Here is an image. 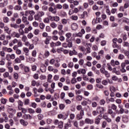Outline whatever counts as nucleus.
<instances>
[{
  "label": "nucleus",
  "mask_w": 129,
  "mask_h": 129,
  "mask_svg": "<svg viewBox=\"0 0 129 129\" xmlns=\"http://www.w3.org/2000/svg\"><path fill=\"white\" fill-rule=\"evenodd\" d=\"M45 16V12L43 11H38L36 14L34 15V20L38 22H42L43 19L42 17Z\"/></svg>",
  "instance_id": "f257e3e1"
},
{
  "label": "nucleus",
  "mask_w": 129,
  "mask_h": 129,
  "mask_svg": "<svg viewBox=\"0 0 129 129\" xmlns=\"http://www.w3.org/2000/svg\"><path fill=\"white\" fill-rule=\"evenodd\" d=\"M21 40L22 42L25 43L26 46H30V42L28 41V37H27V36L23 35L21 38Z\"/></svg>",
  "instance_id": "f03ea898"
},
{
  "label": "nucleus",
  "mask_w": 129,
  "mask_h": 129,
  "mask_svg": "<svg viewBox=\"0 0 129 129\" xmlns=\"http://www.w3.org/2000/svg\"><path fill=\"white\" fill-rule=\"evenodd\" d=\"M69 21H70V19H69L63 18L61 20V24H62V25H67V24H70Z\"/></svg>",
  "instance_id": "7ed1b4c3"
},
{
  "label": "nucleus",
  "mask_w": 129,
  "mask_h": 129,
  "mask_svg": "<svg viewBox=\"0 0 129 129\" xmlns=\"http://www.w3.org/2000/svg\"><path fill=\"white\" fill-rule=\"evenodd\" d=\"M85 123H87L88 124H92L94 122V121L93 119H91L89 118H87L85 119Z\"/></svg>",
  "instance_id": "20e7f679"
},
{
  "label": "nucleus",
  "mask_w": 129,
  "mask_h": 129,
  "mask_svg": "<svg viewBox=\"0 0 129 129\" xmlns=\"http://www.w3.org/2000/svg\"><path fill=\"white\" fill-rule=\"evenodd\" d=\"M104 108L102 107H97L96 111H97L98 113H103L104 112Z\"/></svg>",
  "instance_id": "39448f33"
},
{
  "label": "nucleus",
  "mask_w": 129,
  "mask_h": 129,
  "mask_svg": "<svg viewBox=\"0 0 129 129\" xmlns=\"http://www.w3.org/2000/svg\"><path fill=\"white\" fill-rule=\"evenodd\" d=\"M101 114H100L98 116H97L96 119H95V123H96V124H99V123H100V120L101 119Z\"/></svg>",
  "instance_id": "423d86ee"
},
{
  "label": "nucleus",
  "mask_w": 129,
  "mask_h": 129,
  "mask_svg": "<svg viewBox=\"0 0 129 129\" xmlns=\"http://www.w3.org/2000/svg\"><path fill=\"white\" fill-rule=\"evenodd\" d=\"M33 30V27L32 26H29L28 27H26L24 29V34H28L30 31H32Z\"/></svg>",
  "instance_id": "0eeeda50"
},
{
  "label": "nucleus",
  "mask_w": 129,
  "mask_h": 129,
  "mask_svg": "<svg viewBox=\"0 0 129 129\" xmlns=\"http://www.w3.org/2000/svg\"><path fill=\"white\" fill-rule=\"evenodd\" d=\"M2 49L4 50V51H5V52H8V53L13 52V49L11 48H8L6 46H4Z\"/></svg>",
  "instance_id": "6e6552de"
},
{
  "label": "nucleus",
  "mask_w": 129,
  "mask_h": 129,
  "mask_svg": "<svg viewBox=\"0 0 129 129\" xmlns=\"http://www.w3.org/2000/svg\"><path fill=\"white\" fill-rule=\"evenodd\" d=\"M48 12L52 13V14H56L57 13V10L56 8H53V7L48 8Z\"/></svg>",
  "instance_id": "1a4fd4ad"
},
{
  "label": "nucleus",
  "mask_w": 129,
  "mask_h": 129,
  "mask_svg": "<svg viewBox=\"0 0 129 129\" xmlns=\"http://www.w3.org/2000/svg\"><path fill=\"white\" fill-rule=\"evenodd\" d=\"M66 42L68 43L67 45L69 48H72V39H66Z\"/></svg>",
  "instance_id": "9d476101"
},
{
  "label": "nucleus",
  "mask_w": 129,
  "mask_h": 129,
  "mask_svg": "<svg viewBox=\"0 0 129 129\" xmlns=\"http://www.w3.org/2000/svg\"><path fill=\"white\" fill-rule=\"evenodd\" d=\"M108 113H109V114H110L112 117L113 118L114 117V116H115V113L113 112V111H112V109L110 108L108 109Z\"/></svg>",
  "instance_id": "9b49d317"
},
{
  "label": "nucleus",
  "mask_w": 129,
  "mask_h": 129,
  "mask_svg": "<svg viewBox=\"0 0 129 129\" xmlns=\"http://www.w3.org/2000/svg\"><path fill=\"white\" fill-rule=\"evenodd\" d=\"M72 30L74 31H76L78 28V25L76 23H73L71 25Z\"/></svg>",
  "instance_id": "f8f14e48"
},
{
  "label": "nucleus",
  "mask_w": 129,
  "mask_h": 129,
  "mask_svg": "<svg viewBox=\"0 0 129 129\" xmlns=\"http://www.w3.org/2000/svg\"><path fill=\"white\" fill-rule=\"evenodd\" d=\"M20 122L21 124H22V125H24V126H26V125H28V122L24 120V119H20Z\"/></svg>",
  "instance_id": "ddd939ff"
},
{
  "label": "nucleus",
  "mask_w": 129,
  "mask_h": 129,
  "mask_svg": "<svg viewBox=\"0 0 129 129\" xmlns=\"http://www.w3.org/2000/svg\"><path fill=\"white\" fill-rule=\"evenodd\" d=\"M50 26L52 29H56L57 28V24L55 22H51L50 24Z\"/></svg>",
  "instance_id": "4468645a"
},
{
  "label": "nucleus",
  "mask_w": 129,
  "mask_h": 129,
  "mask_svg": "<svg viewBox=\"0 0 129 129\" xmlns=\"http://www.w3.org/2000/svg\"><path fill=\"white\" fill-rule=\"evenodd\" d=\"M15 11H22V7L20 5H16L14 7Z\"/></svg>",
  "instance_id": "2eb2a0df"
},
{
  "label": "nucleus",
  "mask_w": 129,
  "mask_h": 129,
  "mask_svg": "<svg viewBox=\"0 0 129 129\" xmlns=\"http://www.w3.org/2000/svg\"><path fill=\"white\" fill-rule=\"evenodd\" d=\"M66 40H70V38L72 37V34L70 32L67 33L66 34Z\"/></svg>",
  "instance_id": "dca6fc26"
},
{
  "label": "nucleus",
  "mask_w": 129,
  "mask_h": 129,
  "mask_svg": "<svg viewBox=\"0 0 129 129\" xmlns=\"http://www.w3.org/2000/svg\"><path fill=\"white\" fill-rule=\"evenodd\" d=\"M57 117H58V118H62V119H63V120H65V119H66V118H67V117L64 116L62 114H59L57 115Z\"/></svg>",
  "instance_id": "f3484780"
},
{
  "label": "nucleus",
  "mask_w": 129,
  "mask_h": 129,
  "mask_svg": "<svg viewBox=\"0 0 129 129\" xmlns=\"http://www.w3.org/2000/svg\"><path fill=\"white\" fill-rule=\"evenodd\" d=\"M111 108L113 109V110H114L115 111H116V110L117 109V106L115 105L114 104H112L111 105Z\"/></svg>",
  "instance_id": "a211bd4d"
},
{
  "label": "nucleus",
  "mask_w": 129,
  "mask_h": 129,
  "mask_svg": "<svg viewBox=\"0 0 129 129\" xmlns=\"http://www.w3.org/2000/svg\"><path fill=\"white\" fill-rule=\"evenodd\" d=\"M50 55V52L47 50H45V53L44 54V58H47Z\"/></svg>",
  "instance_id": "6ab92c4d"
},
{
  "label": "nucleus",
  "mask_w": 129,
  "mask_h": 129,
  "mask_svg": "<svg viewBox=\"0 0 129 129\" xmlns=\"http://www.w3.org/2000/svg\"><path fill=\"white\" fill-rule=\"evenodd\" d=\"M10 26L12 28H14V29H18L19 28V26L17 24H11Z\"/></svg>",
  "instance_id": "aec40b11"
},
{
  "label": "nucleus",
  "mask_w": 129,
  "mask_h": 129,
  "mask_svg": "<svg viewBox=\"0 0 129 129\" xmlns=\"http://www.w3.org/2000/svg\"><path fill=\"white\" fill-rule=\"evenodd\" d=\"M100 98L98 96H95V97H94L93 98H92V101H99L100 100Z\"/></svg>",
  "instance_id": "412c9836"
},
{
  "label": "nucleus",
  "mask_w": 129,
  "mask_h": 129,
  "mask_svg": "<svg viewBox=\"0 0 129 129\" xmlns=\"http://www.w3.org/2000/svg\"><path fill=\"white\" fill-rule=\"evenodd\" d=\"M74 66V63H73V62L70 61V62H69L68 64V67H69V68H73Z\"/></svg>",
  "instance_id": "4be33fe9"
},
{
  "label": "nucleus",
  "mask_w": 129,
  "mask_h": 129,
  "mask_svg": "<svg viewBox=\"0 0 129 129\" xmlns=\"http://www.w3.org/2000/svg\"><path fill=\"white\" fill-rule=\"evenodd\" d=\"M18 32L19 33V34L20 35H21L22 36H24V35H25V32L24 31L23 29H18Z\"/></svg>",
  "instance_id": "5701e85b"
},
{
  "label": "nucleus",
  "mask_w": 129,
  "mask_h": 129,
  "mask_svg": "<svg viewBox=\"0 0 129 129\" xmlns=\"http://www.w3.org/2000/svg\"><path fill=\"white\" fill-rule=\"evenodd\" d=\"M118 59H119V60H123V59H124V55L122 54H119L118 56Z\"/></svg>",
  "instance_id": "b1692460"
},
{
  "label": "nucleus",
  "mask_w": 129,
  "mask_h": 129,
  "mask_svg": "<svg viewBox=\"0 0 129 129\" xmlns=\"http://www.w3.org/2000/svg\"><path fill=\"white\" fill-rule=\"evenodd\" d=\"M52 40L53 41H58L59 37L57 35H53L51 37Z\"/></svg>",
  "instance_id": "393cba45"
},
{
  "label": "nucleus",
  "mask_w": 129,
  "mask_h": 129,
  "mask_svg": "<svg viewBox=\"0 0 129 129\" xmlns=\"http://www.w3.org/2000/svg\"><path fill=\"white\" fill-rule=\"evenodd\" d=\"M7 101H8V99H5L4 98H2L1 99V103L3 104H7Z\"/></svg>",
  "instance_id": "a878e982"
},
{
  "label": "nucleus",
  "mask_w": 129,
  "mask_h": 129,
  "mask_svg": "<svg viewBox=\"0 0 129 129\" xmlns=\"http://www.w3.org/2000/svg\"><path fill=\"white\" fill-rule=\"evenodd\" d=\"M39 28L41 30H44V29H45V24L43 23H40Z\"/></svg>",
  "instance_id": "bb28decb"
},
{
  "label": "nucleus",
  "mask_w": 129,
  "mask_h": 129,
  "mask_svg": "<svg viewBox=\"0 0 129 129\" xmlns=\"http://www.w3.org/2000/svg\"><path fill=\"white\" fill-rule=\"evenodd\" d=\"M33 33L34 35H36V36L39 35L40 34V30L39 29H35L34 30Z\"/></svg>",
  "instance_id": "cd10ccee"
},
{
  "label": "nucleus",
  "mask_w": 129,
  "mask_h": 129,
  "mask_svg": "<svg viewBox=\"0 0 129 129\" xmlns=\"http://www.w3.org/2000/svg\"><path fill=\"white\" fill-rule=\"evenodd\" d=\"M82 96L81 95H78L76 97V99L78 101H81L82 100Z\"/></svg>",
  "instance_id": "c85d7f7f"
},
{
  "label": "nucleus",
  "mask_w": 129,
  "mask_h": 129,
  "mask_svg": "<svg viewBox=\"0 0 129 129\" xmlns=\"http://www.w3.org/2000/svg\"><path fill=\"white\" fill-rule=\"evenodd\" d=\"M79 64L80 66H82L84 64V60L83 59H80L79 60Z\"/></svg>",
  "instance_id": "c756f323"
},
{
  "label": "nucleus",
  "mask_w": 129,
  "mask_h": 129,
  "mask_svg": "<svg viewBox=\"0 0 129 129\" xmlns=\"http://www.w3.org/2000/svg\"><path fill=\"white\" fill-rule=\"evenodd\" d=\"M110 90L112 92H115L116 89L114 87H113V86H111L110 87Z\"/></svg>",
  "instance_id": "7c9ffc66"
},
{
  "label": "nucleus",
  "mask_w": 129,
  "mask_h": 129,
  "mask_svg": "<svg viewBox=\"0 0 129 129\" xmlns=\"http://www.w3.org/2000/svg\"><path fill=\"white\" fill-rule=\"evenodd\" d=\"M53 20L55 22H59V21H60V17L58 16H54Z\"/></svg>",
  "instance_id": "2f4dec72"
},
{
  "label": "nucleus",
  "mask_w": 129,
  "mask_h": 129,
  "mask_svg": "<svg viewBox=\"0 0 129 129\" xmlns=\"http://www.w3.org/2000/svg\"><path fill=\"white\" fill-rule=\"evenodd\" d=\"M71 19H72L73 21H77V20H78V16L73 15V16H72V17H71Z\"/></svg>",
  "instance_id": "473e14b6"
},
{
  "label": "nucleus",
  "mask_w": 129,
  "mask_h": 129,
  "mask_svg": "<svg viewBox=\"0 0 129 129\" xmlns=\"http://www.w3.org/2000/svg\"><path fill=\"white\" fill-rule=\"evenodd\" d=\"M43 22L45 24H49L50 23V19L48 18H46L43 20Z\"/></svg>",
  "instance_id": "72a5a7b5"
},
{
  "label": "nucleus",
  "mask_w": 129,
  "mask_h": 129,
  "mask_svg": "<svg viewBox=\"0 0 129 129\" xmlns=\"http://www.w3.org/2000/svg\"><path fill=\"white\" fill-rule=\"evenodd\" d=\"M14 62L17 64L19 63H21V59H20V58L19 57H17L16 58H15Z\"/></svg>",
  "instance_id": "f704fd0d"
},
{
  "label": "nucleus",
  "mask_w": 129,
  "mask_h": 129,
  "mask_svg": "<svg viewBox=\"0 0 129 129\" xmlns=\"http://www.w3.org/2000/svg\"><path fill=\"white\" fill-rule=\"evenodd\" d=\"M23 51L24 53L28 54V53H29V48H27V47H24L23 48Z\"/></svg>",
  "instance_id": "c9c22d12"
},
{
  "label": "nucleus",
  "mask_w": 129,
  "mask_h": 129,
  "mask_svg": "<svg viewBox=\"0 0 129 129\" xmlns=\"http://www.w3.org/2000/svg\"><path fill=\"white\" fill-rule=\"evenodd\" d=\"M99 104L100 105H104L105 104V100L104 99H101L99 101Z\"/></svg>",
  "instance_id": "e433bc0d"
},
{
  "label": "nucleus",
  "mask_w": 129,
  "mask_h": 129,
  "mask_svg": "<svg viewBox=\"0 0 129 129\" xmlns=\"http://www.w3.org/2000/svg\"><path fill=\"white\" fill-rule=\"evenodd\" d=\"M77 118L78 120H80V119H82L83 118V116L81 115L80 114H78L77 115Z\"/></svg>",
  "instance_id": "4c0bfd02"
},
{
  "label": "nucleus",
  "mask_w": 129,
  "mask_h": 129,
  "mask_svg": "<svg viewBox=\"0 0 129 129\" xmlns=\"http://www.w3.org/2000/svg\"><path fill=\"white\" fill-rule=\"evenodd\" d=\"M33 37H34V35H33V33H29L27 35V38L28 39H32V38H33Z\"/></svg>",
  "instance_id": "58836bf2"
},
{
  "label": "nucleus",
  "mask_w": 129,
  "mask_h": 129,
  "mask_svg": "<svg viewBox=\"0 0 129 129\" xmlns=\"http://www.w3.org/2000/svg\"><path fill=\"white\" fill-rule=\"evenodd\" d=\"M113 48H117V49H120V46H118L117 43H113L112 45Z\"/></svg>",
  "instance_id": "ea45409f"
},
{
  "label": "nucleus",
  "mask_w": 129,
  "mask_h": 129,
  "mask_svg": "<svg viewBox=\"0 0 129 129\" xmlns=\"http://www.w3.org/2000/svg\"><path fill=\"white\" fill-rule=\"evenodd\" d=\"M59 128H63V122L59 121L58 123Z\"/></svg>",
  "instance_id": "a19ab883"
},
{
  "label": "nucleus",
  "mask_w": 129,
  "mask_h": 129,
  "mask_svg": "<svg viewBox=\"0 0 129 129\" xmlns=\"http://www.w3.org/2000/svg\"><path fill=\"white\" fill-rule=\"evenodd\" d=\"M93 89V86L92 85H89L87 86V89L88 90H91Z\"/></svg>",
  "instance_id": "79ce46f5"
},
{
  "label": "nucleus",
  "mask_w": 129,
  "mask_h": 129,
  "mask_svg": "<svg viewBox=\"0 0 129 129\" xmlns=\"http://www.w3.org/2000/svg\"><path fill=\"white\" fill-rule=\"evenodd\" d=\"M37 116H38V119H39L40 120L43 119V118L44 117V116L42 114H39L37 115Z\"/></svg>",
  "instance_id": "37998d69"
},
{
  "label": "nucleus",
  "mask_w": 129,
  "mask_h": 129,
  "mask_svg": "<svg viewBox=\"0 0 129 129\" xmlns=\"http://www.w3.org/2000/svg\"><path fill=\"white\" fill-rule=\"evenodd\" d=\"M63 9L64 10H67L69 9V6L67 5V4H64L63 6H62Z\"/></svg>",
  "instance_id": "c03bdc74"
},
{
  "label": "nucleus",
  "mask_w": 129,
  "mask_h": 129,
  "mask_svg": "<svg viewBox=\"0 0 129 129\" xmlns=\"http://www.w3.org/2000/svg\"><path fill=\"white\" fill-rule=\"evenodd\" d=\"M40 71H41L42 73L46 72V67H41Z\"/></svg>",
  "instance_id": "a18cd8bd"
},
{
  "label": "nucleus",
  "mask_w": 129,
  "mask_h": 129,
  "mask_svg": "<svg viewBox=\"0 0 129 129\" xmlns=\"http://www.w3.org/2000/svg\"><path fill=\"white\" fill-rule=\"evenodd\" d=\"M61 42L60 41H57L55 43V47H59L60 46H61Z\"/></svg>",
  "instance_id": "49530a36"
},
{
  "label": "nucleus",
  "mask_w": 129,
  "mask_h": 129,
  "mask_svg": "<svg viewBox=\"0 0 129 129\" xmlns=\"http://www.w3.org/2000/svg\"><path fill=\"white\" fill-rule=\"evenodd\" d=\"M9 75H10V74H9V72H5L3 74V76H4V78H8V77H9Z\"/></svg>",
  "instance_id": "de8ad7c7"
},
{
  "label": "nucleus",
  "mask_w": 129,
  "mask_h": 129,
  "mask_svg": "<svg viewBox=\"0 0 129 129\" xmlns=\"http://www.w3.org/2000/svg\"><path fill=\"white\" fill-rule=\"evenodd\" d=\"M86 53H85V55H87V54H89L91 52V51H90L91 48L90 47H88L86 48Z\"/></svg>",
  "instance_id": "09e8293b"
},
{
  "label": "nucleus",
  "mask_w": 129,
  "mask_h": 129,
  "mask_svg": "<svg viewBox=\"0 0 129 129\" xmlns=\"http://www.w3.org/2000/svg\"><path fill=\"white\" fill-rule=\"evenodd\" d=\"M32 25H33V27H37L39 26V23H38V22H37V21H34L32 23Z\"/></svg>",
  "instance_id": "8fccbe9b"
},
{
  "label": "nucleus",
  "mask_w": 129,
  "mask_h": 129,
  "mask_svg": "<svg viewBox=\"0 0 129 129\" xmlns=\"http://www.w3.org/2000/svg\"><path fill=\"white\" fill-rule=\"evenodd\" d=\"M47 70L48 71H50V72H52L53 70H54V68L52 66H48Z\"/></svg>",
  "instance_id": "3c124183"
},
{
  "label": "nucleus",
  "mask_w": 129,
  "mask_h": 129,
  "mask_svg": "<svg viewBox=\"0 0 129 129\" xmlns=\"http://www.w3.org/2000/svg\"><path fill=\"white\" fill-rule=\"evenodd\" d=\"M28 21H32L33 20H34V17H33V15H29L28 17Z\"/></svg>",
  "instance_id": "603ef678"
},
{
  "label": "nucleus",
  "mask_w": 129,
  "mask_h": 129,
  "mask_svg": "<svg viewBox=\"0 0 129 129\" xmlns=\"http://www.w3.org/2000/svg\"><path fill=\"white\" fill-rule=\"evenodd\" d=\"M118 6V4L116 2L114 3L112 5H111V7L116 8V7Z\"/></svg>",
  "instance_id": "864d4df0"
},
{
  "label": "nucleus",
  "mask_w": 129,
  "mask_h": 129,
  "mask_svg": "<svg viewBox=\"0 0 129 129\" xmlns=\"http://www.w3.org/2000/svg\"><path fill=\"white\" fill-rule=\"evenodd\" d=\"M36 112L37 113H41V112H42V109H41V108H37L36 109Z\"/></svg>",
  "instance_id": "5fc2aeb1"
},
{
  "label": "nucleus",
  "mask_w": 129,
  "mask_h": 129,
  "mask_svg": "<svg viewBox=\"0 0 129 129\" xmlns=\"http://www.w3.org/2000/svg\"><path fill=\"white\" fill-rule=\"evenodd\" d=\"M52 35H53V36H56V35H58V30H53L52 33Z\"/></svg>",
  "instance_id": "6e6d98bb"
},
{
  "label": "nucleus",
  "mask_w": 129,
  "mask_h": 129,
  "mask_svg": "<svg viewBox=\"0 0 129 129\" xmlns=\"http://www.w3.org/2000/svg\"><path fill=\"white\" fill-rule=\"evenodd\" d=\"M9 102H11V103H14L15 102V99L13 97L9 98Z\"/></svg>",
  "instance_id": "4d7b16f0"
},
{
  "label": "nucleus",
  "mask_w": 129,
  "mask_h": 129,
  "mask_svg": "<svg viewBox=\"0 0 129 129\" xmlns=\"http://www.w3.org/2000/svg\"><path fill=\"white\" fill-rule=\"evenodd\" d=\"M42 37H43V38H47V37H48V33L46 32H44L42 33Z\"/></svg>",
  "instance_id": "13d9d810"
},
{
  "label": "nucleus",
  "mask_w": 129,
  "mask_h": 129,
  "mask_svg": "<svg viewBox=\"0 0 129 129\" xmlns=\"http://www.w3.org/2000/svg\"><path fill=\"white\" fill-rule=\"evenodd\" d=\"M10 59L14 60V59L16 58V55H15V54H10Z\"/></svg>",
  "instance_id": "bf43d9fd"
},
{
  "label": "nucleus",
  "mask_w": 129,
  "mask_h": 129,
  "mask_svg": "<svg viewBox=\"0 0 129 129\" xmlns=\"http://www.w3.org/2000/svg\"><path fill=\"white\" fill-rule=\"evenodd\" d=\"M92 106L93 107H97V103L96 102H92Z\"/></svg>",
  "instance_id": "052dcab7"
},
{
  "label": "nucleus",
  "mask_w": 129,
  "mask_h": 129,
  "mask_svg": "<svg viewBox=\"0 0 129 129\" xmlns=\"http://www.w3.org/2000/svg\"><path fill=\"white\" fill-rule=\"evenodd\" d=\"M41 107H46V106H47V104L46 103V102H42L41 103Z\"/></svg>",
  "instance_id": "680f3d73"
},
{
  "label": "nucleus",
  "mask_w": 129,
  "mask_h": 129,
  "mask_svg": "<svg viewBox=\"0 0 129 129\" xmlns=\"http://www.w3.org/2000/svg\"><path fill=\"white\" fill-rule=\"evenodd\" d=\"M13 76H14L15 79H18L19 78V74L17 73H14Z\"/></svg>",
  "instance_id": "e2e57ef3"
},
{
  "label": "nucleus",
  "mask_w": 129,
  "mask_h": 129,
  "mask_svg": "<svg viewBox=\"0 0 129 129\" xmlns=\"http://www.w3.org/2000/svg\"><path fill=\"white\" fill-rule=\"evenodd\" d=\"M59 108L61 110H63L64 108H65V105H64L63 104H60Z\"/></svg>",
  "instance_id": "0e129e2a"
},
{
  "label": "nucleus",
  "mask_w": 129,
  "mask_h": 129,
  "mask_svg": "<svg viewBox=\"0 0 129 129\" xmlns=\"http://www.w3.org/2000/svg\"><path fill=\"white\" fill-rule=\"evenodd\" d=\"M92 9L93 11H96L97 10H98V6H97L96 5H93Z\"/></svg>",
  "instance_id": "69168bd1"
},
{
  "label": "nucleus",
  "mask_w": 129,
  "mask_h": 129,
  "mask_svg": "<svg viewBox=\"0 0 129 129\" xmlns=\"http://www.w3.org/2000/svg\"><path fill=\"white\" fill-rule=\"evenodd\" d=\"M87 101H83L81 102V104L82 105H83V106H86V105H87Z\"/></svg>",
  "instance_id": "338daca9"
},
{
  "label": "nucleus",
  "mask_w": 129,
  "mask_h": 129,
  "mask_svg": "<svg viewBox=\"0 0 129 129\" xmlns=\"http://www.w3.org/2000/svg\"><path fill=\"white\" fill-rule=\"evenodd\" d=\"M4 23H9V18L5 17L3 18Z\"/></svg>",
  "instance_id": "774afa93"
}]
</instances>
